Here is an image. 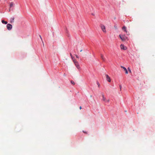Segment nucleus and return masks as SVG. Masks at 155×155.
<instances>
[{"label":"nucleus","instance_id":"nucleus-1","mask_svg":"<svg viewBox=\"0 0 155 155\" xmlns=\"http://www.w3.org/2000/svg\"><path fill=\"white\" fill-rule=\"evenodd\" d=\"M119 37L123 41H125L128 39L127 38L125 35H120Z\"/></svg>","mask_w":155,"mask_h":155},{"label":"nucleus","instance_id":"nucleus-10","mask_svg":"<svg viewBox=\"0 0 155 155\" xmlns=\"http://www.w3.org/2000/svg\"><path fill=\"white\" fill-rule=\"evenodd\" d=\"M14 5V4L13 2H12L10 3V8L9 9V11H10L11 10V8Z\"/></svg>","mask_w":155,"mask_h":155},{"label":"nucleus","instance_id":"nucleus-20","mask_svg":"<svg viewBox=\"0 0 155 155\" xmlns=\"http://www.w3.org/2000/svg\"><path fill=\"white\" fill-rule=\"evenodd\" d=\"M75 55V56L76 57L78 58H79V57L78 56V55Z\"/></svg>","mask_w":155,"mask_h":155},{"label":"nucleus","instance_id":"nucleus-25","mask_svg":"<svg viewBox=\"0 0 155 155\" xmlns=\"http://www.w3.org/2000/svg\"><path fill=\"white\" fill-rule=\"evenodd\" d=\"M43 45H44V44L43 43Z\"/></svg>","mask_w":155,"mask_h":155},{"label":"nucleus","instance_id":"nucleus-6","mask_svg":"<svg viewBox=\"0 0 155 155\" xmlns=\"http://www.w3.org/2000/svg\"><path fill=\"white\" fill-rule=\"evenodd\" d=\"M120 48L121 49H123L124 50H126L127 48L126 47L122 44L120 45Z\"/></svg>","mask_w":155,"mask_h":155},{"label":"nucleus","instance_id":"nucleus-14","mask_svg":"<svg viewBox=\"0 0 155 155\" xmlns=\"http://www.w3.org/2000/svg\"><path fill=\"white\" fill-rule=\"evenodd\" d=\"M71 83L72 84H73V85H75V83L73 81H71Z\"/></svg>","mask_w":155,"mask_h":155},{"label":"nucleus","instance_id":"nucleus-26","mask_svg":"<svg viewBox=\"0 0 155 155\" xmlns=\"http://www.w3.org/2000/svg\"><path fill=\"white\" fill-rule=\"evenodd\" d=\"M92 15H94V14H92Z\"/></svg>","mask_w":155,"mask_h":155},{"label":"nucleus","instance_id":"nucleus-19","mask_svg":"<svg viewBox=\"0 0 155 155\" xmlns=\"http://www.w3.org/2000/svg\"><path fill=\"white\" fill-rule=\"evenodd\" d=\"M97 84L98 85V87H99L100 86V84L98 82H97Z\"/></svg>","mask_w":155,"mask_h":155},{"label":"nucleus","instance_id":"nucleus-23","mask_svg":"<svg viewBox=\"0 0 155 155\" xmlns=\"http://www.w3.org/2000/svg\"><path fill=\"white\" fill-rule=\"evenodd\" d=\"M81 108H82L81 107V106H80V109H81Z\"/></svg>","mask_w":155,"mask_h":155},{"label":"nucleus","instance_id":"nucleus-24","mask_svg":"<svg viewBox=\"0 0 155 155\" xmlns=\"http://www.w3.org/2000/svg\"><path fill=\"white\" fill-rule=\"evenodd\" d=\"M82 51V50L81 49V50L80 51H81H81Z\"/></svg>","mask_w":155,"mask_h":155},{"label":"nucleus","instance_id":"nucleus-3","mask_svg":"<svg viewBox=\"0 0 155 155\" xmlns=\"http://www.w3.org/2000/svg\"><path fill=\"white\" fill-rule=\"evenodd\" d=\"M101 29H102V30L103 31L104 33H106V31L105 30V27L104 26V25H101Z\"/></svg>","mask_w":155,"mask_h":155},{"label":"nucleus","instance_id":"nucleus-9","mask_svg":"<svg viewBox=\"0 0 155 155\" xmlns=\"http://www.w3.org/2000/svg\"><path fill=\"white\" fill-rule=\"evenodd\" d=\"M102 97L103 98V99H102L103 101L104 102H105L106 101V99L104 97V95L103 94H102Z\"/></svg>","mask_w":155,"mask_h":155},{"label":"nucleus","instance_id":"nucleus-7","mask_svg":"<svg viewBox=\"0 0 155 155\" xmlns=\"http://www.w3.org/2000/svg\"><path fill=\"white\" fill-rule=\"evenodd\" d=\"M101 57L102 60L103 61H105V58L104 57V56L102 54H101Z\"/></svg>","mask_w":155,"mask_h":155},{"label":"nucleus","instance_id":"nucleus-5","mask_svg":"<svg viewBox=\"0 0 155 155\" xmlns=\"http://www.w3.org/2000/svg\"><path fill=\"white\" fill-rule=\"evenodd\" d=\"M106 76L107 81L109 82H110L111 81V79H110V77L107 74L106 75Z\"/></svg>","mask_w":155,"mask_h":155},{"label":"nucleus","instance_id":"nucleus-18","mask_svg":"<svg viewBox=\"0 0 155 155\" xmlns=\"http://www.w3.org/2000/svg\"><path fill=\"white\" fill-rule=\"evenodd\" d=\"M109 102V99H108L107 100L106 99V101L105 102L108 103Z\"/></svg>","mask_w":155,"mask_h":155},{"label":"nucleus","instance_id":"nucleus-16","mask_svg":"<svg viewBox=\"0 0 155 155\" xmlns=\"http://www.w3.org/2000/svg\"><path fill=\"white\" fill-rule=\"evenodd\" d=\"M114 28L116 29H117L118 28L117 26L116 25L114 26Z\"/></svg>","mask_w":155,"mask_h":155},{"label":"nucleus","instance_id":"nucleus-21","mask_svg":"<svg viewBox=\"0 0 155 155\" xmlns=\"http://www.w3.org/2000/svg\"><path fill=\"white\" fill-rule=\"evenodd\" d=\"M119 87H120V90H121V87H122L121 86V85H120Z\"/></svg>","mask_w":155,"mask_h":155},{"label":"nucleus","instance_id":"nucleus-22","mask_svg":"<svg viewBox=\"0 0 155 155\" xmlns=\"http://www.w3.org/2000/svg\"><path fill=\"white\" fill-rule=\"evenodd\" d=\"M39 36H40V38L41 39V40H42V38H41V35H40Z\"/></svg>","mask_w":155,"mask_h":155},{"label":"nucleus","instance_id":"nucleus-15","mask_svg":"<svg viewBox=\"0 0 155 155\" xmlns=\"http://www.w3.org/2000/svg\"><path fill=\"white\" fill-rule=\"evenodd\" d=\"M70 56L73 60V59H74V58L73 57L72 55V54L71 53L70 54Z\"/></svg>","mask_w":155,"mask_h":155},{"label":"nucleus","instance_id":"nucleus-13","mask_svg":"<svg viewBox=\"0 0 155 155\" xmlns=\"http://www.w3.org/2000/svg\"><path fill=\"white\" fill-rule=\"evenodd\" d=\"M2 23L5 24H7V21H5L3 20L2 21Z\"/></svg>","mask_w":155,"mask_h":155},{"label":"nucleus","instance_id":"nucleus-11","mask_svg":"<svg viewBox=\"0 0 155 155\" xmlns=\"http://www.w3.org/2000/svg\"><path fill=\"white\" fill-rule=\"evenodd\" d=\"M122 29L123 31H125L126 33L127 32V31L126 30V28L125 26H124L122 27Z\"/></svg>","mask_w":155,"mask_h":155},{"label":"nucleus","instance_id":"nucleus-12","mask_svg":"<svg viewBox=\"0 0 155 155\" xmlns=\"http://www.w3.org/2000/svg\"><path fill=\"white\" fill-rule=\"evenodd\" d=\"M14 18H11L10 19V22L11 23H12L13 22H14Z\"/></svg>","mask_w":155,"mask_h":155},{"label":"nucleus","instance_id":"nucleus-8","mask_svg":"<svg viewBox=\"0 0 155 155\" xmlns=\"http://www.w3.org/2000/svg\"><path fill=\"white\" fill-rule=\"evenodd\" d=\"M121 68H123L124 69V70L125 71V73L126 74H128V71H127V69L125 67H124L123 66H121Z\"/></svg>","mask_w":155,"mask_h":155},{"label":"nucleus","instance_id":"nucleus-4","mask_svg":"<svg viewBox=\"0 0 155 155\" xmlns=\"http://www.w3.org/2000/svg\"><path fill=\"white\" fill-rule=\"evenodd\" d=\"M7 28L8 30H10L12 28V25L9 24H8L7 25Z\"/></svg>","mask_w":155,"mask_h":155},{"label":"nucleus","instance_id":"nucleus-2","mask_svg":"<svg viewBox=\"0 0 155 155\" xmlns=\"http://www.w3.org/2000/svg\"><path fill=\"white\" fill-rule=\"evenodd\" d=\"M73 61L75 65L77 68L78 69H80V67L79 66V65L78 63V62L76 61L75 59H73Z\"/></svg>","mask_w":155,"mask_h":155},{"label":"nucleus","instance_id":"nucleus-17","mask_svg":"<svg viewBox=\"0 0 155 155\" xmlns=\"http://www.w3.org/2000/svg\"><path fill=\"white\" fill-rule=\"evenodd\" d=\"M128 70L130 72V73H131V71L130 70V68H128Z\"/></svg>","mask_w":155,"mask_h":155}]
</instances>
